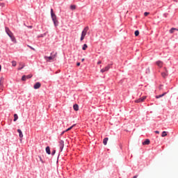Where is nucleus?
Here are the masks:
<instances>
[{"instance_id":"nucleus-1","label":"nucleus","mask_w":178,"mask_h":178,"mask_svg":"<svg viewBox=\"0 0 178 178\" xmlns=\"http://www.w3.org/2000/svg\"><path fill=\"white\" fill-rule=\"evenodd\" d=\"M56 55H58V53H51V55L49 56H44V60H46V62H54V60H55V59H56Z\"/></svg>"},{"instance_id":"nucleus-2","label":"nucleus","mask_w":178,"mask_h":178,"mask_svg":"<svg viewBox=\"0 0 178 178\" xmlns=\"http://www.w3.org/2000/svg\"><path fill=\"white\" fill-rule=\"evenodd\" d=\"M88 29H89L88 26H86L83 29L81 35V39H80L81 41H83L86 38V35H87V32L88 31Z\"/></svg>"},{"instance_id":"nucleus-3","label":"nucleus","mask_w":178,"mask_h":178,"mask_svg":"<svg viewBox=\"0 0 178 178\" xmlns=\"http://www.w3.org/2000/svg\"><path fill=\"white\" fill-rule=\"evenodd\" d=\"M5 31L8 37H11L12 35H13V33H12V31H10V29H9V28H8V26L5 27Z\"/></svg>"},{"instance_id":"nucleus-4","label":"nucleus","mask_w":178,"mask_h":178,"mask_svg":"<svg viewBox=\"0 0 178 178\" xmlns=\"http://www.w3.org/2000/svg\"><path fill=\"white\" fill-rule=\"evenodd\" d=\"M51 16L53 22H54L55 20H58L56 18V15L54 13V9L52 8L51 9Z\"/></svg>"},{"instance_id":"nucleus-5","label":"nucleus","mask_w":178,"mask_h":178,"mask_svg":"<svg viewBox=\"0 0 178 178\" xmlns=\"http://www.w3.org/2000/svg\"><path fill=\"white\" fill-rule=\"evenodd\" d=\"M59 147H60V151H63V147H65V142L63 140L59 141Z\"/></svg>"},{"instance_id":"nucleus-6","label":"nucleus","mask_w":178,"mask_h":178,"mask_svg":"<svg viewBox=\"0 0 178 178\" xmlns=\"http://www.w3.org/2000/svg\"><path fill=\"white\" fill-rule=\"evenodd\" d=\"M40 87H41V83L40 82L36 83L34 86L33 88L35 90H38V88H40Z\"/></svg>"},{"instance_id":"nucleus-7","label":"nucleus","mask_w":178,"mask_h":178,"mask_svg":"<svg viewBox=\"0 0 178 178\" xmlns=\"http://www.w3.org/2000/svg\"><path fill=\"white\" fill-rule=\"evenodd\" d=\"M151 141L149 139H146L144 142H143V145H149Z\"/></svg>"},{"instance_id":"nucleus-8","label":"nucleus","mask_w":178,"mask_h":178,"mask_svg":"<svg viewBox=\"0 0 178 178\" xmlns=\"http://www.w3.org/2000/svg\"><path fill=\"white\" fill-rule=\"evenodd\" d=\"M156 64L159 67H162V66H163V63L161 60L157 61Z\"/></svg>"},{"instance_id":"nucleus-9","label":"nucleus","mask_w":178,"mask_h":178,"mask_svg":"<svg viewBox=\"0 0 178 178\" xmlns=\"http://www.w3.org/2000/svg\"><path fill=\"white\" fill-rule=\"evenodd\" d=\"M5 81V79L1 76L0 79V87H3V83Z\"/></svg>"},{"instance_id":"nucleus-10","label":"nucleus","mask_w":178,"mask_h":178,"mask_svg":"<svg viewBox=\"0 0 178 178\" xmlns=\"http://www.w3.org/2000/svg\"><path fill=\"white\" fill-rule=\"evenodd\" d=\"M10 38L11 41H13V42L16 44L17 41H16V38H15V35H13L11 36H10Z\"/></svg>"},{"instance_id":"nucleus-11","label":"nucleus","mask_w":178,"mask_h":178,"mask_svg":"<svg viewBox=\"0 0 178 178\" xmlns=\"http://www.w3.org/2000/svg\"><path fill=\"white\" fill-rule=\"evenodd\" d=\"M17 132L19 133V138H23V132H22V130L17 129Z\"/></svg>"},{"instance_id":"nucleus-12","label":"nucleus","mask_w":178,"mask_h":178,"mask_svg":"<svg viewBox=\"0 0 178 178\" xmlns=\"http://www.w3.org/2000/svg\"><path fill=\"white\" fill-rule=\"evenodd\" d=\"M175 31H178V29H176V28H172V29L170 30V34H173V33H175Z\"/></svg>"},{"instance_id":"nucleus-13","label":"nucleus","mask_w":178,"mask_h":178,"mask_svg":"<svg viewBox=\"0 0 178 178\" xmlns=\"http://www.w3.org/2000/svg\"><path fill=\"white\" fill-rule=\"evenodd\" d=\"M46 152L47 154H48V155H51V149L49 148V146L46 147Z\"/></svg>"},{"instance_id":"nucleus-14","label":"nucleus","mask_w":178,"mask_h":178,"mask_svg":"<svg viewBox=\"0 0 178 178\" xmlns=\"http://www.w3.org/2000/svg\"><path fill=\"white\" fill-rule=\"evenodd\" d=\"M166 94V92L163 93L162 95H156V99H159V98H162V97H165V95Z\"/></svg>"},{"instance_id":"nucleus-15","label":"nucleus","mask_w":178,"mask_h":178,"mask_svg":"<svg viewBox=\"0 0 178 178\" xmlns=\"http://www.w3.org/2000/svg\"><path fill=\"white\" fill-rule=\"evenodd\" d=\"M53 22L55 27H58V26L59 25V22L58 21V19H56L55 21H53Z\"/></svg>"},{"instance_id":"nucleus-16","label":"nucleus","mask_w":178,"mask_h":178,"mask_svg":"<svg viewBox=\"0 0 178 178\" xmlns=\"http://www.w3.org/2000/svg\"><path fill=\"white\" fill-rule=\"evenodd\" d=\"M73 108H74V111H79V105L78 104H74L73 106Z\"/></svg>"},{"instance_id":"nucleus-17","label":"nucleus","mask_w":178,"mask_h":178,"mask_svg":"<svg viewBox=\"0 0 178 178\" xmlns=\"http://www.w3.org/2000/svg\"><path fill=\"white\" fill-rule=\"evenodd\" d=\"M108 138H105L103 140V144H104V145H106V144H108Z\"/></svg>"},{"instance_id":"nucleus-18","label":"nucleus","mask_w":178,"mask_h":178,"mask_svg":"<svg viewBox=\"0 0 178 178\" xmlns=\"http://www.w3.org/2000/svg\"><path fill=\"white\" fill-rule=\"evenodd\" d=\"M87 48H88V45H87V44H84L82 47V49H83V51H86V49H87Z\"/></svg>"},{"instance_id":"nucleus-19","label":"nucleus","mask_w":178,"mask_h":178,"mask_svg":"<svg viewBox=\"0 0 178 178\" xmlns=\"http://www.w3.org/2000/svg\"><path fill=\"white\" fill-rule=\"evenodd\" d=\"M19 119L17 114H14V122H16Z\"/></svg>"},{"instance_id":"nucleus-20","label":"nucleus","mask_w":178,"mask_h":178,"mask_svg":"<svg viewBox=\"0 0 178 178\" xmlns=\"http://www.w3.org/2000/svg\"><path fill=\"white\" fill-rule=\"evenodd\" d=\"M108 68H102L100 72L102 73H104V72H108Z\"/></svg>"},{"instance_id":"nucleus-21","label":"nucleus","mask_w":178,"mask_h":178,"mask_svg":"<svg viewBox=\"0 0 178 178\" xmlns=\"http://www.w3.org/2000/svg\"><path fill=\"white\" fill-rule=\"evenodd\" d=\"M168 136V134L166 133V131H163L162 134H161V137H166Z\"/></svg>"},{"instance_id":"nucleus-22","label":"nucleus","mask_w":178,"mask_h":178,"mask_svg":"<svg viewBox=\"0 0 178 178\" xmlns=\"http://www.w3.org/2000/svg\"><path fill=\"white\" fill-rule=\"evenodd\" d=\"M145 99H147V96H144L143 97H140V101L142 102H144V101H145Z\"/></svg>"},{"instance_id":"nucleus-23","label":"nucleus","mask_w":178,"mask_h":178,"mask_svg":"<svg viewBox=\"0 0 178 178\" xmlns=\"http://www.w3.org/2000/svg\"><path fill=\"white\" fill-rule=\"evenodd\" d=\"M70 9L72 10H74L76 9V5H71L70 6Z\"/></svg>"},{"instance_id":"nucleus-24","label":"nucleus","mask_w":178,"mask_h":178,"mask_svg":"<svg viewBox=\"0 0 178 178\" xmlns=\"http://www.w3.org/2000/svg\"><path fill=\"white\" fill-rule=\"evenodd\" d=\"M135 102L136 104H140V102H143L141 101V99L139 98L138 99L135 100Z\"/></svg>"},{"instance_id":"nucleus-25","label":"nucleus","mask_w":178,"mask_h":178,"mask_svg":"<svg viewBox=\"0 0 178 178\" xmlns=\"http://www.w3.org/2000/svg\"><path fill=\"white\" fill-rule=\"evenodd\" d=\"M26 80H27V78H26V75H24L22 78V81H26Z\"/></svg>"},{"instance_id":"nucleus-26","label":"nucleus","mask_w":178,"mask_h":178,"mask_svg":"<svg viewBox=\"0 0 178 178\" xmlns=\"http://www.w3.org/2000/svg\"><path fill=\"white\" fill-rule=\"evenodd\" d=\"M73 127H74V124L70 127V128H68L67 129H66L65 131H70V130L72 129Z\"/></svg>"},{"instance_id":"nucleus-27","label":"nucleus","mask_w":178,"mask_h":178,"mask_svg":"<svg viewBox=\"0 0 178 178\" xmlns=\"http://www.w3.org/2000/svg\"><path fill=\"white\" fill-rule=\"evenodd\" d=\"M139 34H140V31H135V35H136V37L138 36Z\"/></svg>"},{"instance_id":"nucleus-28","label":"nucleus","mask_w":178,"mask_h":178,"mask_svg":"<svg viewBox=\"0 0 178 178\" xmlns=\"http://www.w3.org/2000/svg\"><path fill=\"white\" fill-rule=\"evenodd\" d=\"M33 77V74H29L26 76V79H31Z\"/></svg>"},{"instance_id":"nucleus-29","label":"nucleus","mask_w":178,"mask_h":178,"mask_svg":"<svg viewBox=\"0 0 178 178\" xmlns=\"http://www.w3.org/2000/svg\"><path fill=\"white\" fill-rule=\"evenodd\" d=\"M16 65H17L16 61H15V60L12 61V66L15 67V66H16Z\"/></svg>"},{"instance_id":"nucleus-30","label":"nucleus","mask_w":178,"mask_h":178,"mask_svg":"<svg viewBox=\"0 0 178 178\" xmlns=\"http://www.w3.org/2000/svg\"><path fill=\"white\" fill-rule=\"evenodd\" d=\"M27 47H28L29 48H30L31 49H32V51H35V49L33 48V47H31V46H30V45H27Z\"/></svg>"},{"instance_id":"nucleus-31","label":"nucleus","mask_w":178,"mask_h":178,"mask_svg":"<svg viewBox=\"0 0 178 178\" xmlns=\"http://www.w3.org/2000/svg\"><path fill=\"white\" fill-rule=\"evenodd\" d=\"M161 74H162V76H163V77H165V76H168V74H167V73H165V72H163Z\"/></svg>"},{"instance_id":"nucleus-32","label":"nucleus","mask_w":178,"mask_h":178,"mask_svg":"<svg viewBox=\"0 0 178 178\" xmlns=\"http://www.w3.org/2000/svg\"><path fill=\"white\" fill-rule=\"evenodd\" d=\"M24 64H23V63H19V67H24Z\"/></svg>"},{"instance_id":"nucleus-33","label":"nucleus","mask_w":178,"mask_h":178,"mask_svg":"<svg viewBox=\"0 0 178 178\" xmlns=\"http://www.w3.org/2000/svg\"><path fill=\"white\" fill-rule=\"evenodd\" d=\"M56 152V150H53V152H51V155H55Z\"/></svg>"},{"instance_id":"nucleus-34","label":"nucleus","mask_w":178,"mask_h":178,"mask_svg":"<svg viewBox=\"0 0 178 178\" xmlns=\"http://www.w3.org/2000/svg\"><path fill=\"white\" fill-rule=\"evenodd\" d=\"M39 158H40V162H42V163H44V161H42V158H41V156H39Z\"/></svg>"},{"instance_id":"nucleus-35","label":"nucleus","mask_w":178,"mask_h":178,"mask_svg":"<svg viewBox=\"0 0 178 178\" xmlns=\"http://www.w3.org/2000/svg\"><path fill=\"white\" fill-rule=\"evenodd\" d=\"M147 15H149V13L145 12V13H144V15H145V16H147Z\"/></svg>"},{"instance_id":"nucleus-36","label":"nucleus","mask_w":178,"mask_h":178,"mask_svg":"<svg viewBox=\"0 0 178 178\" xmlns=\"http://www.w3.org/2000/svg\"><path fill=\"white\" fill-rule=\"evenodd\" d=\"M65 133H66V131H63L61 134V136H63V134H65Z\"/></svg>"},{"instance_id":"nucleus-37","label":"nucleus","mask_w":178,"mask_h":178,"mask_svg":"<svg viewBox=\"0 0 178 178\" xmlns=\"http://www.w3.org/2000/svg\"><path fill=\"white\" fill-rule=\"evenodd\" d=\"M156 134H159V131H155Z\"/></svg>"},{"instance_id":"nucleus-38","label":"nucleus","mask_w":178,"mask_h":178,"mask_svg":"<svg viewBox=\"0 0 178 178\" xmlns=\"http://www.w3.org/2000/svg\"><path fill=\"white\" fill-rule=\"evenodd\" d=\"M48 32H46L45 33H44L42 35V37H44V35H47V33Z\"/></svg>"},{"instance_id":"nucleus-39","label":"nucleus","mask_w":178,"mask_h":178,"mask_svg":"<svg viewBox=\"0 0 178 178\" xmlns=\"http://www.w3.org/2000/svg\"><path fill=\"white\" fill-rule=\"evenodd\" d=\"M102 62L101 61H98L97 65H101Z\"/></svg>"},{"instance_id":"nucleus-40","label":"nucleus","mask_w":178,"mask_h":178,"mask_svg":"<svg viewBox=\"0 0 178 178\" xmlns=\"http://www.w3.org/2000/svg\"><path fill=\"white\" fill-rule=\"evenodd\" d=\"M76 66H80V63H77Z\"/></svg>"},{"instance_id":"nucleus-41","label":"nucleus","mask_w":178,"mask_h":178,"mask_svg":"<svg viewBox=\"0 0 178 178\" xmlns=\"http://www.w3.org/2000/svg\"><path fill=\"white\" fill-rule=\"evenodd\" d=\"M1 6H5L4 3H1Z\"/></svg>"},{"instance_id":"nucleus-42","label":"nucleus","mask_w":178,"mask_h":178,"mask_svg":"<svg viewBox=\"0 0 178 178\" xmlns=\"http://www.w3.org/2000/svg\"><path fill=\"white\" fill-rule=\"evenodd\" d=\"M19 70H22V68H19Z\"/></svg>"},{"instance_id":"nucleus-43","label":"nucleus","mask_w":178,"mask_h":178,"mask_svg":"<svg viewBox=\"0 0 178 178\" xmlns=\"http://www.w3.org/2000/svg\"><path fill=\"white\" fill-rule=\"evenodd\" d=\"M32 26H29V29H31Z\"/></svg>"},{"instance_id":"nucleus-44","label":"nucleus","mask_w":178,"mask_h":178,"mask_svg":"<svg viewBox=\"0 0 178 178\" xmlns=\"http://www.w3.org/2000/svg\"><path fill=\"white\" fill-rule=\"evenodd\" d=\"M83 60H84V58L82 59V61H83Z\"/></svg>"},{"instance_id":"nucleus-45","label":"nucleus","mask_w":178,"mask_h":178,"mask_svg":"<svg viewBox=\"0 0 178 178\" xmlns=\"http://www.w3.org/2000/svg\"><path fill=\"white\" fill-rule=\"evenodd\" d=\"M0 67H2V66L0 65Z\"/></svg>"},{"instance_id":"nucleus-46","label":"nucleus","mask_w":178,"mask_h":178,"mask_svg":"<svg viewBox=\"0 0 178 178\" xmlns=\"http://www.w3.org/2000/svg\"><path fill=\"white\" fill-rule=\"evenodd\" d=\"M1 68L0 67V72H1Z\"/></svg>"}]
</instances>
